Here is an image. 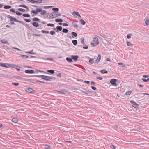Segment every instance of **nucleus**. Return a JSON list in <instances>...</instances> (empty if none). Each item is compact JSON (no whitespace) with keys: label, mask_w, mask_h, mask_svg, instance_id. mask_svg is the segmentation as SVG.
Returning a JSON list of instances; mask_svg holds the SVG:
<instances>
[{"label":"nucleus","mask_w":149,"mask_h":149,"mask_svg":"<svg viewBox=\"0 0 149 149\" xmlns=\"http://www.w3.org/2000/svg\"><path fill=\"white\" fill-rule=\"evenodd\" d=\"M55 21L56 22H63V20L61 19H55Z\"/></svg>","instance_id":"obj_32"},{"label":"nucleus","mask_w":149,"mask_h":149,"mask_svg":"<svg viewBox=\"0 0 149 149\" xmlns=\"http://www.w3.org/2000/svg\"><path fill=\"white\" fill-rule=\"evenodd\" d=\"M46 10H42L40 14L42 15H44L46 14Z\"/></svg>","instance_id":"obj_43"},{"label":"nucleus","mask_w":149,"mask_h":149,"mask_svg":"<svg viewBox=\"0 0 149 149\" xmlns=\"http://www.w3.org/2000/svg\"><path fill=\"white\" fill-rule=\"evenodd\" d=\"M10 66L16 69L19 70H21L22 71L24 70V68H23L15 65H11Z\"/></svg>","instance_id":"obj_1"},{"label":"nucleus","mask_w":149,"mask_h":149,"mask_svg":"<svg viewBox=\"0 0 149 149\" xmlns=\"http://www.w3.org/2000/svg\"><path fill=\"white\" fill-rule=\"evenodd\" d=\"M52 10L56 12H57L59 10V9L58 8H54L52 9Z\"/></svg>","instance_id":"obj_31"},{"label":"nucleus","mask_w":149,"mask_h":149,"mask_svg":"<svg viewBox=\"0 0 149 149\" xmlns=\"http://www.w3.org/2000/svg\"><path fill=\"white\" fill-rule=\"evenodd\" d=\"M47 26H50L51 27H54V25L53 24L49 23L47 24Z\"/></svg>","instance_id":"obj_54"},{"label":"nucleus","mask_w":149,"mask_h":149,"mask_svg":"<svg viewBox=\"0 0 149 149\" xmlns=\"http://www.w3.org/2000/svg\"><path fill=\"white\" fill-rule=\"evenodd\" d=\"M110 148L111 149H116L114 146L113 145H111Z\"/></svg>","instance_id":"obj_59"},{"label":"nucleus","mask_w":149,"mask_h":149,"mask_svg":"<svg viewBox=\"0 0 149 149\" xmlns=\"http://www.w3.org/2000/svg\"><path fill=\"white\" fill-rule=\"evenodd\" d=\"M47 77V76L43 75V77L42 78V79L47 81H51V80L49 79H48Z\"/></svg>","instance_id":"obj_13"},{"label":"nucleus","mask_w":149,"mask_h":149,"mask_svg":"<svg viewBox=\"0 0 149 149\" xmlns=\"http://www.w3.org/2000/svg\"><path fill=\"white\" fill-rule=\"evenodd\" d=\"M127 45L128 46H132V43L129 42H127Z\"/></svg>","instance_id":"obj_44"},{"label":"nucleus","mask_w":149,"mask_h":149,"mask_svg":"<svg viewBox=\"0 0 149 149\" xmlns=\"http://www.w3.org/2000/svg\"><path fill=\"white\" fill-rule=\"evenodd\" d=\"M19 6L20 7H22L26 8L27 9V11H28L29 10V8L26 5H20Z\"/></svg>","instance_id":"obj_15"},{"label":"nucleus","mask_w":149,"mask_h":149,"mask_svg":"<svg viewBox=\"0 0 149 149\" xmlns=\"http://www.w3.org/2000/svg\"><path fill=\"white\" fill-rule=\"evenodd\" d=\"M14 77L16 79H19L20 80H22V79H24L23 78H22L21 77L19 76H15Z\"/></svg>","instance_id":"obj_20"},{"label":"nucleus","mask_w":149,"mask_h":149,"mask_svg":"<svg viewBox=\"0 0 149 149\" xmlns=\"http://www.w3.org/2000/svg\"><path fill=\"white\" fill-rule=\"evenodd\" d=\"M132 91L130 90L129 91H127L125 93V94L127 95H129L130 94L132 93Z\"/></svg>","instance_id":"obj_38"},{"label":"nucleus","mask_w":149,"mask_h":149,"mask_svg":"<svg viewBox=\"0 0 149 149\" xmlns=\"http://www.w3.org/2000/svg\"><path fill=\"white\" fill-rule=\"evenodd\" d=\"M10 21L17 22V19L16 18H13L12 17L11 19H10Z\"/></svg>","instance_id":"obj_36"},{"label":"nucleus","mask_w":149,"mask_h":149,"mask_svg":"<svg viewBox=\"0 0 149 149\" xmlns=\"http://www.w3.org/2000/svg\"><path fill=\"white\" fill-rule=\"evenodd\" d=\"M91 45L92 47H94L97 45H96V44H95V42H91Z\"/></svg>","instance_id":"obj_55"},{"label":"nucleus","mask_w":149,"mask_h":149,"mask_svg":"<svg viewBox=\"0 0 149 149\" xmlns=\"http://www.w3.org/2000/svg\"><path fill=\"white\" fill-rule=\"evenodd\" d=\"M32 20L33 21H39L40 20L37 17H35L32 19Z\"/></svg>","instance_id":"obj_30"},{"label":"nucleus","mask_w":149,"mask_h":149,"mask_svg":"<svg viewBox=\"0 0 149 149\" xmlns=\"http://www.w3.org/2000/svg\"><path fill=\"white\" fill-rule=\"evenodd\" d=\"M51 147V146L50 145H46L45 146V149H49Z\"/></svg>","instance_id":"obj_34"},{"label":"nucleus","mask_w":149,"mask_h":149,"mask_svg":"<svg viewBox=\"0 0 149 149\" xmlns=\"http://www.w3.org/2000/svg\"><path fill=\"white\" fill-rule=\"evenodd\" d=\"M66 60L69 62H73V60L72 59V58H69V57H67L66 58Z\"/></svg>","instance_id":"obj_16"},{"label":"nucleus","mask_w":149,"mask_h":149,"mask_svg":"<svg viewBox=\"0 0 149 149\" xmlns=\"http://www.w3.org/2000/svg\"><path fill=\"white\" fill-rule=\"evenodd\" d=\"M100 72L102 74L107 73H108V72L107 71H106V70L105 69H103L101 70Z\"/></svg>","instance_id":"obj_33"},{"label":"nucleus","mask_w":149,"mask_h":149,"mask_svg":"<svg viewBox=\"0 0 149 149\" xmlns=\"http://www.w3.org/2000/svg\"><path fill=\"white\" fill-rule=\"evenodd\" d=\"M26 53H29V54H35V53L33 52V50H31V51H29V52H26Z\"/></svg>","instance_id":"obj_39"},{"label":"nucleus","mask_w":149,"mask_h":149,"mask_svg":"<svg viewBox=\"0 0 149 149\" xmlns=\"http://www.w3.org/2000/svg\"><path fill=\"white\" fill-rule=\"evenodd\" d=\"M20 56L22 57V58H24V57H25L26 58H29V56L27 55H20Z\"/></svg>","instance_id":"obj_40"},{"label":"nucleus","mask_w":149,"mask_h":149,"mask_svg":"<svg viewBox=\"0 0 149 149\" xmlns=\"http://www.w3.org/2000/svg\"><path fill=\"white\" fill-rule=\"evenodd\" d=\"M130 102L133 105L132 106L133 107L135 108H139V105L136 103L135 101L133 100H132Z\"/></svg>","instance_id":"obj_2"},{"label":"nucleus","mask_w":149,"mask_h":149,"mask_svg":"<svg viewBox=\"0 0 149 149\" xmlns=\"http://www.w3.org/2000/svg\"><path fill=\"white\" fill-rule=\"evenodd\" d=\"M142 79L143 81L144 82H147L149 81V78H148L147 79L142 78Z\"/></svg>","instance_id":"obj_49"},{"label":"nucleus","mask_w":149,"mask_h":149,"mask_svg":"<svg viewBox=\"0 0 149 149\" xmlns=\"http://www.w3.org/2000/svg\"><path fill=\"white\" fill-rule=\"evenodd\" d=\"M93 40L94 42H95V44L96 45H98L99 44V42L98 41V39L97 38L95 37L93 39Z\"/></svg>","instance_id":"obj_8"},{"label":"nucleus","mask_w":149,"mask_h":149,"mask_svg":"<svg viewBox=\"0 0 149 149\" xmlns=\"http://www.w3.org/2000/svg\"><path fill=\"white\" fill-rule=\"evenodd\" d=\"M75 37H77V33L74 32H72L71 33Z\"/></svg>","instance_id":"obj_37"},{"label":"nucleus","mask_w":149,"mask_h":149,"mask_svg":"<svg viewBox=\"0 0 149 149\" xmlns=\"http://www.w3.org/2000/svg\"><path fill=\"white\" fill-rule=\"evenodd\" d=\"M145 22L146 25H148L149 24V20L148 18H146L145 19Z\"/></svg>","instance_id":"obj_17"},{"label":"nucleus","mask_w":149,"mask_h":149,"mask_svg":"<svg viewBox=\"0 0 149 149\" xmlns=\"http://www.w3.org/2000/svg\"><path fill=\"white\" fill-rule=\"evenodd\" d=\"M84 38L82 37L81 38V43L83 44H85L84 43Z\"/></svg>","instance_id":"obj_45"},{"label":"nucleus","mask_w":149,"mask_h":149,"mask_svg":"<svg viewBox=\"0 0 149 149\" xmlns=\"http://www.w3.org/2000/svg\"><path fill=\"white\" fill-rule=\"evenodd\" d=\"M55 32L53 31H51L50 32V33L51 35H54L55 34Z\"/></svg>","instance_id":"obj_56"},{"label":"nucleus","mask_w":149,"mask_h":149,"mask_svg":"<svg viewBox=\"0 0 149 149\" xmlns=\"http://www.w3.org/2000/svg\"><path fill=\"white\" fill-rule=\"evenodd\" d=\"M62 29V27L61 26H58L56 27V32L58 33L59 32V31H61Z\"/></svg>","instance_id":"obj_12"},{"label":"nucleus","mask_w":149,"mask_h":149,"mask_svg":"<svg viewBox=\"0 0 149 149\" xmlns=\"http://www.w3.org/2000/svg\"><path fill=\"white\" fill-rule=\"evenodd\" d=\"M25 91L28 92L29 93H33L35 92V91L33 90L32 88H25Z\"/></svg>","instance_id":"obj_7"},{"label":"nucleus","mask_w":149,"mask_h":149,"mask_svg":"<svg viewBox=\"0 0 149 149\" xmlns=\"http://www.w3.org/2000/svg\"><path fill=\"white\" fill-rule=\"evenodd\" d=\"M72 43L75 46H76L78 43L77 41V40H73L72 41Z\"/></svg>","instance_id":"obj_22"},{"label":"nucleus","mask_w":149,"mask_h":149,"mask_svg":"<svg viewBox=\"0 0 149 149\" xmlns=\"http://www.w3.org/2000/svg\"><path fill=\"white\" fill-rule=\"evenodd\" d=\"M42 7H40L39 8H37L36 9V10L37 11V12H40L42 11Z\"/></svg>","instance_id":"obj_23"},{"label":"nucleus","mask_w":149,"mask_h":149,"mask_svg":"<svg viewBox=\"0 0 149 149\" xmlns=\"http://www.w3.org/2000/svg\"><path fill=\"white\" fill-rule=\"evenodd\" d=\"M33 25L35 27H38L39 26L38 24L36 22H34L32 23Z\"/></svg>","instance_id":"obj_18"},{"label":"nucleus","mask_w":149,"mask_h":149,"mask_svg":"<svg viewBox=\"0 0 149 149\" xmlns=\"http://www.w3.org/2000/svg\"><path fill=\"white\" fill-rule=\"evenodd\" d=\"M54 6H45L43 7V8L45 9L47 8H52Z\"/></svg>","instance_id":"obj_53"},{"label":"nucleus","mask_w":149,"mask_h":149,"mask_svg":"<svg viewBox=\"0 0 149 149\" xmlns=\"http://www.w3.org/2000/svg\"><path fill=\"white\" fill-rule=\"evenodd\" d=\"M32 76L36 77H38L41 78L42 79V78L43 77V75H36L33 76Z\"/></svg>","instance_id":"obj_47"},{"label":"nucleus","mask_w":149,"mask_h":149,"mask_svg":"<svg viewBox=\"0 0 149 149\" xmlns=\"http://www.w3.org/2000/svg\"><path fill=\"white\" fill-rule=\"evenodd\" d=\"M12 84L13 85L15 86H18L19 84L18 83H13Z\"/></svg>","instance_id":"obj_61"},{"label":"nucleus","mask_w":149,"mask_h":149,"mask_svg":"<svg viewBox=\"0 0 149 149\" xmlns=\"http://www.w3.org/2000/svg\"><path fill=\"white\" fill-rule=\"evenodd\" d=\"M24 20L27 22H29L31 21V20L29 19H24Z\"/></svg>","instance_id":"obj_57"},{"label":"nucleus","mask_w":149,"mask_h":149,"mask_svg":"<svg viewBox=\"0 0 149 149\" xmlns=\"http://www.w3.org/2000/svg\"><path fill=\"white\" fill-rule=\"evenodd\" d=\"M132 34L131 33L127 35V38L128 39H130L131 38V36H132Z\"/></svg>","instance_id":"obj_51"},{"label":"nucleus","mask_w":149,"mask_h":149,"mask_svg":"<svg viewBox=\"0 0 149 149\" xmlns=\"http://www.w3.org/2000/svg\"><path fill=\"white\" fill-rule=\"evenodd\" d=\"M15 13L18 15H22V13H21L17 11H16Z\"/></svg>","instance_id":"obj_52"},{"label":"nucleus","mask_w":149,"mask_h":149,"mask_svg":"<svg viewBox=\"0 0 149 149\" xmlns=\"http://www.w3.org/2000/svg\"><path fill=\"white\" fill-rule=\"evenodd\" d=\"M10 12H13L14 13H15V12H16L15 10L13 8L11 9L10 10Z\"/></svg>","instance_id":"obj_62"},{"label":"nucleus","mask_w":149,"mask_h":149,"mask_svg":"<svg viewBox=\"0 0 149 149\" xmlns=\"http://www.w3.org/2000/svg\"><path fill=\"white\" fill-rule=\"evenodd\" d=\"M56 17V13L54 12H52L50 13L49 16V18L50 19H52Z\"/></svg>","instance_id":"obj_6"},{"label":"nucleus","mask_w":149,"mask_h":149,"mask_svg":"<svg viewBox=\"0 0 149 149\" xmlns=\"http://www.w3.org/2000/svg\"><path fill=\"white\" fill-rule=\"evenodd\" d=\"M72 26L75 28H77L78 27V25L75 22H72Z\"/></svg>","instance_id":"obj_29"},{"label":"nucleus","mask_w":149,"mask_h":149,"mask_svg":"<svg viewBox=\"0 0 149 149\" xmlns=\"http://www.w3.org/2000/svg\"><path fill=\"white\" fill-rule=\"evenodd\" d=\"M63 26H68V24L66 23H63Z\"/></svg>","instance_id":"obj_64"},{"label":"nucleus","mask_w":149,"mask_h":149,"mask_svg":"<svg viewBox=\"0 0 149 149\" xmlns=\"http://www.w3.org/2000/svg\"><path fill=\"white\" fill-rule=\"evenodd\" d=\"M96 78L97 79H98L100 80H102L103 79V78L102 77H98V76H96Z\"/></svg>","instance_id":"obj_58"},{"label":"nucleus","mask_w":149,"mask_h":149,"mask_svg":"<svg viewBox=\"0 0 149 149\" xmlns=\"http://www.w3.org/2000/svg\"><path fill=\"white\" fill-rule=\"evenodd\" d=\"M18 10L19 11L25 12V10L24 9H23L21 8H19L18 9Z\"/></svg>","instance_id":"obj_46"},{"label":"nucleus","mask_w":149,"mask_h":149,"mask_svg":"<svg viewBox=\"0 0 149 149\" xmlns=\"http://www.w3.org/2000/svg\"><path fill=\"white\" fill-rule=\"evenodd\" d=\"M82 92L83 93H85L86 94H88L89 93H91V92L90 91L87 90L86 91H82Z\"/></svg>","instance_id":"obj_28"},{"label":"nucleus","mask_w":149,"mask_h":149,"mask_svg":"<svg viewBox=\"0 0 149 149\" xmlns=\"http://www.w3.org/2000/svg\"><path fill=\"white\" fill-rule=\"evenodd\" d=\"M25 72L26 73L32 74L34 73V70H25Z\"/></svg>","instance_id":"obj_10"},{"label":"nucleus","mask_w":149,"mask_h":149,"mask_svg":"<svg viewBox=\"0 0 149 149\" xmlns=\"http://www.w3.org/2000/svg\"><path fill=\"white\" fill-rule=\"evenodd\" d=\"M71 57L72 59H73L74 61H76L78 60L79 56L77 55H72Z\"/></svg>","instance_id":"obj_9"},{"label":"nucleus","mask_w":149,"mask_h":149,"mask_svg":"<svg viewBox=\"0 0 149 149\" xmlns=\"http://www.w3.org/2000/svg\"><path fill=\"white\" fill-rule=\"evenodd\" d=\"M18 120L16 118H13L12 119V121L14 123H17L18 122Z\"/></svg>","instance_id":"obj_19"},{"label":"nucleus","mask_w":149,"mask_h":149,"mask_svg":"<svg viewBox=\"0 0 149 149\" xmlns=\"http://www.w3.org/2000/svg\"><path fill=\"white\" fill-rule=\"evenodd\" d=\"M57 76L58 77H59V78H61V73H58L57 75Z\"/></svg>","instance_id":"obj_63"},{"label":"nucleus","mask_w":149,"mask_h":149,"mask_svg":"<svg viewBox=\"0 0 149 149\" xmlns=\"http://www.w3.org/2000/svg\"><path fill=\"white\" fill-rule=\"evenodd\" d=\"M41 31L43 33H45V34H48L49 33V31H45V30H42Z\"/></svg>","instance_id":"obj_50"},{"label":"nucleus","mask_w":149,"mask_h":149,"mask_svg":"<svg viewBox=\"0 0 149 149\" xmlns=\"http://www.w3.org/2000/svg\"><path fill=\"white\" fill-rule=\"evenodd\" d=\"M61 15V14L60 13H58L57 14H56V16L57 17L58 16H60Z\"/></svg>","instance_id":"obj_60"},{"label":"nucleus","mask_w":149,"mask_h":149,"mask_svg":"<svg viewBox=\"0 0 149 149\" xmlns=\"http://www.w3.org/2000/svg\"><path fill=\"white\" fill-rule=\"evenodd\" d=\"M42 0H35V3H41L42 2Z\"/></svg>","instance_id":"obj_41"},{"label":"nucleus","mask_w":149,"mask_h":149,"mask_svg":"<svg viewBox=\"0 0 149 149\" xmlns=\"http://www.w3.org/2000/svg\"><path fill=\"white\" fill-rule=\"evenodd\" d=\"M31 13H33L35 15H37L38 13L37 11L34 10H32Z\"/></svg>","instance_id":"obj_48"},{"label":"nucleus","mask_w":149,"mask_h":149,"mask_svg":"<svg viewBox=\"0 0 149 149\" xmlns=\"http://www.w3.org/2000/svg\"><path fill=\"white\" fill-rule=\"evenodd\" d=\"M101 58V56L100 54H99L98 55V56L97 59L95 60V64H97L100 61Z\"/></svg>","instance_id":"obj_5"},{"label":"nucleus","mask_w":149,"mask_h":149,"mask_svg":"<svg viewBox=\"0 0 149 149\" xmlns=\"http://www.w3.org/2000/svg\"><path fill=\"white\" fill-rule=\"evenodd\" d=\"M69 31V30L66 28H63L62 30L63 33H66Z\"/></svg>","instance_id":"obj_27"},{"label":"nucleus","mask_w":149,"mask_h":149,"mask_svg":"<svg viewBox=\"0 0 149 149\" xmlns=\"http://www.w3.org/2000/svg\"><path fill=\"white\" fill-rule=\"evenodd\" d=\"M80 22L83 25H85L86 24L85 22L82 19H81L80 20Z\"/></svg>","instance_id":"obj_24"},{"label":"nucleus","mask_w":149,"mask_h":149,"mask_svg":"<svg viewBox=\"0 0 149 149\" xmlns=\"http://www.w3.org/2000/svg\"><path fill=\"white\" fill-rule=\"evenodd\" d=\"M0 66L3 67L9 68L11 65L8 63H0Z\"/></svg>","instance_id":"obj_3"},{"label":"nucleus","mask_w":149,"mask_h":149,"mask_svg":"<svg viewBox=\"0 0 149 149\" xmlns=\"http://www.w3.org/2000/svg\"><path fill=\"white\" fill-rule=\"evenodd\" d=\"M47 71L52 74H53L55 72L54 70H47Z\"/></svg>","instance_id":"obj_26"},{"label":"nucleus","mask_w":149,"mask_h":149,"mask_svg":"<svg viewBox=\"0 0 149 149\" xmlns=\"http://www.w3.org/2000/svg\"><path fill=\"white\" fill-rule=\"evenodd\" d=\"M74 14H76L78 16H79L80 17H81V16L80 15V14H79L78 12L77 11H74L73 12V13L72 14L74 16L75 15Z\"/></svg>","instance_id":"obj_14"},{"label":"nucleus","mask_w":149,"mask_h":149,"mask_svg":"<svg viewBox=\"0 0 149 149\" xmlns=\"http://www.w3.org/2000/svg\"><path fill=\"white\" fill-rule=\"evenodd\" d=\"M26 81H29L31 82H32L33 83H35L36 81H36H38V80L34 79H26L25 80Z\"/></svg>","instance_id":"obj_11"},{"label":"nucleus","mask_w":149,"mask_h":149,"mask_svg":"<svg viewBox=\"0 0 149 149\" xmlns=\"http://www.w3.org/2000/svg\"><path fill=\"white\" fill-rule=\"evenodd\" d=\"M23 16L26 17H29L30 16V15L29 14H24L22 15Z\"/></svg>","instance_id":"obj_35"},{"label":"nucleus","mask_w":149,"mask_h":149,"mask_svg":"<svg viewBox=\"0 0 149 149\" xmlns=\"http://www.w3.org/2000/svg\"><path fill=\"white\" fill-rule=\"evenodd\" d=\"M116 81L117 80L115 79H113L111 80L110 83L111 85L114 86H116L117 85L116 83Z\"/></svg>","instance_id":"obj_4"},{"label":"nucleus","mask_w":149,"mask_h":149,"mask_svg":"<svg viewBox=\"0 0 149 149\" xmlns=\"http://www.w3.org/2000/svg\"><path fill=\"white\" fill-rule=\"evenodd\" d=\"M89 62L91 64H93L94 63V60L93 59L90 58L89 60Z\"/></svg>","instance_id":"obj_42"},{"label":"nucleus","mask_w":149,"mask_h":149,"mask_svg":"<svg viewBox=\"0 0 149 149\" xmlns=\"http://www.w3.org/2000/svg\"><path fill=\"white\" fill-rule=\"evenodd\" d=\"M4 8L5 9H9L11 8V6L10 5H6L4 6Z\"/></svg>","instance_id":"obj_25"},{"label":"nucleus","mask_w":149,"mask_h":149,"mask_svg":"<svg viewBox=\"0 0 149 149\" xmlns=\"http://www.w3.org/2000/svg\"><path fill=\"white\" fill-rule=\"evenodd\" d=\"M35 71H36L38 73L39 72H42V73H44L47 74V72H45V71L40 70H38V69H36Z\"/></svg>","instance_id":"obj_21"}]
</instances>
